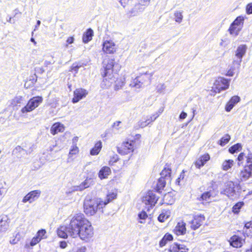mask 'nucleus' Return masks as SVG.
Segmentation results:
<instances>
[{"mask_svg":"<svg viewBox=\"0 0 252 252\" xmlns=\"http://www.w3.org/2000/svg\"><path fill=\"white\" fill-rule=\"evenodd\" d=\"M72 238L79 237L85 242H89L94 235L92 223L83 214H78L71 219Z\"/></svg>","mask_w":252,"mask_h":252,"instance_id":"1","label":"nucleus"},{"mask_svg":"<svg viewBox=\"0 0 252 252\" xmlns=\"http://www.w3.org/2000/svg\"><path fill=\"white\" fill-rule=\"evenodd\" d=\"M116 197V194L114 192L108 194L106 200L104 201L100 199H90L86 197L84 203V212L88 216H93L98 210L102 209Z\"/></svg>","mask_w":252,"mask_h":252,"instance_id":"2","label":"nucleus"},{"mask_svg":"<svg viewBox=\"0 0 252 252\" xmlns=\"http://www.w3.org/2000/svg\"><path fill=\"white\" fill-rule=\"evenodd\" d=\"M244 20L243 17L239 16L230 25L228 31L232 36L236 37L238 35L243 27Z\"/></svg>","mask_w":252,"mask_h":252,"instance_id":"3","label":"nucleus"},{"mask_svg":"<svg viewBox=\"0 0 252 252\" xmlns=\"http://www.w3.org/2000/svg\"><path fill=\"white\" fill-rule=\"evenodd\" d=\"M42 101L43 98L41 96L33 97L29 100L27 105L21 109V113L25 114L33 111L42 103Z\"/></svg>","mask_w":252,"mask_h":252,"instance_id":"4","label":"nucleus"},{"mask_svg":"<svg viewBox=\"0 0 252 252\" xmlns=\"http://www.w3.org/2000/svg\"><path fill=\"white\" fill-rule=\"evenodd\" d=\"M158 200L156 194L153 191H149L146 194L142 197V201L146 205H148L147 209L154 206Z\"/></svg>","mask_w":252,"mask_h":252,"instance_id":"5","label":"nucleus"},{"mask_svg":"<svg viewBox=\"0 0 252 252\" xmlns=\"http://www.w3.org/2000/svg\"><path fill=\"white\" fill-rule=\"evenodd\" d=\"M229 86L228 80L222 77L218 78L214 83L213 89L216 93L227 89Z\"/></svg>","mask_w":252,"mask_h":252,"instance_id":"6","label":"nucleus"},{"mask_svg":"<svg viewBox=\"0 0 252 252\" xmlns=\"http://www.w3.org/2000/svg\"><path fill=\"white\" fill-rule=\"evenodd\" d=\"M190 220L189 223H190V227L192 229L195 230L198 228L203 222L205 220V217L202 215H196L193 216H188Z\"/></svg>","mask_w":252,"mask_h":252,"instance_id":"7","label":"nucleus"},{"mask_svg":"<svg viewBox=\"0 0 252 252\" xmlns=\"http://www.w3.org/2000/svg\"><path fill=\"white\" fill-rule=\"evenodd\" d=\"M104 74L105 75H112L113 68H116L117 69H119L120 68L118 63H116L115 60L110 59L107 60V63H104Z\"/></svg>","mask_w":252,"mask_h":252,"instance_id":"8","label":"nucleus"},{"mask_svg":"<svg viewBox=\"0 0 252 252\" xmlns=\"http://www.w3.org/2000/svg\"><path fill=\"white\" fill-rule=\"evenodd\" d=\"M247 49V47L246 45H240L237 47L235 51V57L237 58V60H234L233 63L237 64L238 67L240 65L242 58L245 55Z\"/></svg>","mask_w":252,"mask_h":252,"instance_id":"9","label":"nucleus"},{"mask_svg":"<svg viewBox=\"0 0 252 252\" xmlns=\"http://www.w3.org/2000/svg\"><path fill=\"white\" fill-rule=\"evenodd\" d=\"M71 221L67 226H61L57 230L58 235L63 238H66L69 235L72 237Z\"/></svg>","mask_w":252,"mask_h":252,"instance_id":"10","label":"nucleus"},{"mask_svg":"<svg viewBox=\"0 0 252 252\" xmlns=\"http://www.w3.org/2000/svg\"><path fill=\"white\" fill-rule=\"evenodd\" d=\"M236 185L231 181H228L225 183V188L223 190V193L229 197H233L236 195L235 189Z\"/></svg>","mask_w":252,"mask_h":252,"instance_id":"11","label":"nucleus"},{"mask_svg":"<svg viewBox=\"0 0 252 252\" xmlns=\"http://www.w3.org/2000/svg\"><path fill=\"white\" fill-rule=\"evenodd\" d=\"M134 142L130 141L124 142L121 149H118V151L120 154L123 155L127 154L133 152L134 149Z\"/></svg>","mask_w":252,"mask_h":252,"instance_id":"12","label":"nucleus"},{"mask_svg":"<svg viewBox=\"0 0 252 252\" xmlns=\"http://www.w3.org/2000/svg\"><path fill=\"white\" fill-rule=\"evenodd\" d=\"M88 94V91L84 89L78 88L76 89L74 91V97L72 100V102L74 103L78 102L83 98L86 97Z\"/></svg>","mask_w":252,"mask_h":252,"instance_id":"13","label":"nucleus"},{"mask_svg":"<svg viewBox=\"0 0 252 252\" xmlns=\"http://www.w3.org/2000/svg\"><path fill=\"white\" fill-rule=\"evenodd\" d=\"M103 51L107 54H112L115 51V44L111 40H106L103 44Z\"/></svg>","mask_w":252,"mask_h":252,"instance_id":"14","label":"nucleus"},{"mask_svg":"<svg viewBox=\"0 0 252 252\" xmlns=\"http://www.w3.org/2000/svg\"><path fill=\"white\" fill-rule=\"evenodd\" d=\"M102 75L103 76V80L100 85L102 89H106L111 86L112 83L115 81V78H113V75H105V74H102Z\"/></svg>","mask_w":252,"mask_h":252,"instance_id":"15","label":"nucleus"},{"mask_svg":"<svg viewBox=\"0 0 252 252\" xmlns=\"http://www.w3.org/2000/svg\"><path fill=\"white\" fill-rule=\"evenodd\" d=\"M174 231L177 235H184L186 232L185 222L183 221L178 222Z\"/></svg>","mask_w":252,"mask_h":252,"instance_id":"16","label":"nucleus"},{"mask_svg":"<svg viewBox=\"0 0 252 252\" xmlns=\"http://www.w3.org/2000/svg\"><path fill=\"white\" fill-rule=\"evenodd\" d=\"M240 98L238 96H232L225 105V111L227 112H230L231 110L233 108L234 105L237 103H238L240 101Z\"/></svg>","mask_w":252,"mask_h":252,"instance_id":"17","label":"nucleus"},{"mask_svg":"<svg viewBox=\"0 0 252 252\" xmlns=\"http://www.w3.org/2000/svg\"><path fill=\"white\" fill-rule=\"evenodd\" d=\"M210 156L209 154H205L200 157L195 162V165L198 168L203 166L205 163L209 160Z\"/></svg>","mask_w":252,"mask_h":252,"instance_id":"18","label":"nucleus"},{"mask_svg":"<svg viewBox=\"0 0 252 252\" xmlns=\"http://www.w3.org/2000/svg\"><path fill=\"white\" fill-rule=\"evenodd\" d=\"M9 220L6 216L3 217L0 220V229L2 232H6L9 228Z\"/></svg>","mask_w":252,"mask_h":252,"instance_id":"19","label":"nucleus"},{"mask_svg":"<svg viewBox=\"0 0 252 252\" xmlns=\"http://www.w3.org/2000/svg\"><path fill=\"white\" fill-rule=\"evenodd\" d=\"M111 171L110 168L108 166L103 167L98 173V177L100 179H106L108 176L110 174Z\"/></svg>","mask_w":252,"mask_h":252,"instance_id":"20","label":"nucleus"},{"mask_svg":"<svg viewBox=\"0 0 252 252\" xmlns=\"http://www.w3.org/2000/svg\"><path fill=\"white\" fill-rule=\"evenodd\" d=\"M64 130V126L60 123H55L51 127L50 131L53 135H55L59 132Z\"/></svg>","mask_w":252,"mask_h":252,"instance_id":"21","label":"nucleus"},{"mask_svg":"<svg viewBox=\"0 0 252 252\" xmlns=\"http://www.w3.org/2000/svg\"><path fill=\"white\" fill-rule=\"evenodd\" d=\"M142 82L140 80L138 76H136L134 79H132L129 86L131 88H135L136 89H139L143 87Z\"/></svg>","mask_w":252,"mask_h":252,"instance_id":"22","label":"nucleus"},{"mask_svg":"<svg viewBox=\"0 0 252 252\" xmlns=\"http://www.w3.org/2000/svg\"><path fill=\"white\" fill-rule=\"evenodd\" d=\"M40 241V239L38 237L35 236L30 242L26 241L25 248L26 249H30L38 243Z\"/></svg>","mask_w":252,"mask_h":252,"instance_id":"23","label":"nucleus"},{"mask_svg":"<svg viewBox=\"0 0 252 252\" xmlns=\"http://www.w3.org/2000/svg\"><path fill=\"white\" fill-rule=\"evenodd\" d=\"M93 31L91 29H88L87 32L83 34V41L84 43H88L92 40V36H93Z\"/></svg>","mask_w":252,"mask_h":252,"instance_id":"24","label":"nucleus"},{"mask_svg":"<svg viewBox=\"0 0 252 252\" xmlns=\"http://www.w3.org/2000/svg\"><path fill=\"white\" fill-rule=\"evenodd\" d=\"M25 101L24 98L20 95L16 96L11 101V104L13 106H20Z\"/></svg>","mask_w":252,"mask_h":252,"instance_id":"25","label":"nucleus"},{"mask_svg":"<svg viewBox=\"0 0 252 252\" xmlns=\"http://www.w3.org/2000/svg\"><path fill=\"white\" fill-rule=\"evenodd\" d=\"M252 175V169L246 166L245 169L241 171L240 176L244 179H248Z\"/></svg>","mask_w":252,"mask_h":252,"instance_id":"26","label":"nucleus"},{"mask_svg":"<svg viewBox=\"0 0 252 252\" xmlns=\"http://www.w3.org/2000/svg\"><path fill=\"white\" fill-rule=\"evenodd\" d=\"M230 244L232 247L235 248H239L242 246L241 241L237 236H233L231 238Z\"/></svg>","mask_w":252,"mask_h":252,"instance_id":"27","label":"nucleus"},{"mask_svg":"<svg viewBox=\"0 0 252 252\" xmlns=\"http://www.w3.org/2000/svg\"><path fill=\"white\" fill-rule=\"evenodd\" d=\"M172 239H173L172 235L170 234L166 233L164 236V237L162 238V239L160 241L159 246L160 247H162L164 246L166 244V243H167L168 241H170L172 240Z\"/></svg>","mask_w":252,"mask_h":252,"instance_id":"28","label":"nucleus"},{"mask_svg":"<svg viewBox=\"0 0 252 252\" xmlns=\"http://www.w3.org/2000/svg\"><path fill=\"white\" fill-rule=\"evenodd\" d=\"M153 74H147L146 75H138V77L142 82L143 85L146 83H150L153 77Z\"/></svg>","mask_w":252,"mask_h":252,"instance_id":"29","label":"nucleus"},{"mask_svg":"<svg viewBox=\"0 0 252 252\" xmlns=\"http://www.w3.org/2000/svg\"><path fill=\"white\" fill-rule=\"evenodd\" d=\"M102 147L101 142H97L94 145V147L91 150V155H97L99 153Z\"/></svg>","mask_w":252,"mask_h":252,"instance_id":"30","label":"nucleus"},{"mask_svg":"<svg viewBox=\"0 0 252 252\" xmlns=\"http://www.w3.org/2000/svg\"><path fill=\"white\" fill-rule=\"evenodd\" d=\"M92 183L91 179H86L83 183H82L79 186L77 187V190H82L84 189L90 187Z\"/></svg>","mask_w":252,"mask_h":252,"instance_id":"31","label":"nucleus"},{"mask_svg":"<svg viewBox=\"0 0 252 252\" xmlns=\"http://www.w3.org/2000/svg\"><path fill=\"white\" fill-rule=\"evenodd\" d=\"M171 170L168 168H165L160 173L161 178L166 179V180L170 181Z\"/></svg>","mask_w":252,"mask_h":252,"instance_id":"32","label":"nucleus"},{"mask_svg":"<svg viewBox=\"0 0 252 252\" xmlns=\"http://www.w3.org/2000/svg\"><path fill=\"white\" fill-rule=\"evenodd\" d=\"M79 152V148L76 146V144L73 145L70 150L68 158L67 159V162H69V159L72 157L73 155L77 154Z\"/></svg>","mask_w":252,"mask_h":252,"instance_id":"33","label":"nucleus"},{"mask_svg":"<svg viewBox=\"0 0 252 252\" xmlns=\"http://www.w3.org/2000/svg\"><path fill=\"white\" fill-rule=\"evenodd\" d=\"M233 163L234 161L233 160H226L222 164V169L223 170L226 171L233 166Z\"/></svg>","mask_w":252,"mask_h":252,"instance_id":"34","label":"nucleus"},{"mask_svg":"<svg viewBox=\"0 0 252 252\" xmlns=\"http://www.w3.org/2000/svg\"><path fill=\"white\" fill-rule=\"evenodd\" d=\"M41 193V191L39 190H35L31 191L29 193L30 197H31V199L33 201L35 199L38 198Z\"/></svg>","mask_w":252,"mask_h":252,"instance_id":"35","label":"nucleus"},{"mask_svg":"<svg viewBox=\"0 0 252 252\" xmlns=\"http://www.w3.org/2000/svg\"><path fill=\"white\" fill-rule=\"evenodd\" d=\"M166 179L161 177L158 179L157 183V188L158 189L160 190L163 189L166 184Z\"/></svg>","mask_w":252,"mask_h":252,"instance_id":"36","label":"nucleus"},{"mask_svg":"<svg viewBox=\"0 0 252 252\" xmlns=\"http://www.w3.org/2000/svg\"><path fill=\"white\" fill-rule=\"evenodd\" d=\"M175 20L176 22L180 23L182 21L183 16L182 12L177 11L174 13Z\"/></svg>","mask_w":252,"mask_h":252,"instance_id":"37","label":"nucleus"},{"mask_svg":"<svg viewBox=\"0 0 252 252\" xmlns=\"http://www.w3.org/2000/svg\"><path fill=\"white\" fill-rule=\"evenodd\" d=\"M230 139V136L228 134H225L220 140V144L223 146L227 143Z\"/></svg>","mask_w":252,"mask_h":252,"instance_id":"38","label":"nucleus"},{"mask_svg":"<svg viewBox=\"0 0 252 252\" xmlns=\"http://www.w3.org/2000/svg\"><path fill=\"white\" fill-rule=\"evenodd\" d=\"M169 217L168 213L167 212H162L161 213L159 216L158 217V220L160 222H164Z\"/></svg>","mask_w":252,"mask_h":252,"instance_id":"39","label":"nucleus"},{"mask_svg":"<svg viewBox=\"0 0 252 252\" xmlns=\"http://www.w3.org/2000/svg\"><path fill=\"white\" fill-rule=\"evenodd\" d=\"M241 145L239 143H237L236 144H235L234 145L231 146L229 149V151L230 153L233 154L237 151H239L241 149Z\"/></svg>","mask_w":252,"mask_h":252,"instance_id":"40","label":"nucleus"},{"mask_svg":"<svg viewBox=\"0 0 252 252\" xmlns=\"http://www.w3.org/2000/svg\"><path fill=\"white\" fill-rule=\"evenodd\" d=\"M124 85V82L122 80H117L114 85V90L118 91L121 89Z\"/></svg>","mask_w":252,"mask_h":252,"instance_id":"41","label":"nucleus"},{"mask_svg":"<svg viewBox=\"0 0 252 252\" xmlns=\"http://www.w3.org/2000/svg\"><path fill=\"white\" fill-rule=\"evenodd\" d=\"M138 75H146L147 74H154V72H149L146 67H140L138 69Z\"/></svg>","mask_w":252,"mask_h":252,"instance_id":"42","label":"nucleus"},{"mask_svg":"<svg viewBox=\"0 0 252 252\" xmlns=\"http://www.w3.org/2000/svg\"><path fill=\"white\" fill-rule=\"evenodd\" d=\"M211 196V193L209 191H207L203 193L201 196L200 197L199 200L204 201H208Z\"/></svg>","mask_w":252,"mask_h":252,"instance_id":"43","label":"nucleus"},{"mask_svg":"<svg viewBox=\"0 0 252 252\" xmlns=\"http://www.w3.org/2000/svg\"><path fill=\"white\" fill-rule=\"evenodd\" d=\"M244 205L243 202H238L236 203L232 208V211L236 214L239 212V210L241 208V207Z\"/></svg>","mask_w":252,"mask_h":252,"instance_id":"44","label":"nucleus"},{"mask_svg":"<svg viewBox=\"0 0 252 252\" xmlns=\"http://www.w3.org/2000/svg\"><path fill=\"white\" fill-rule=\"evenodd\" d=\"M148 217L147 213L145 211H142L138 214V218L140 220L139 222L144 223L145 222L143 220H145Z\"/></svg>","mask_w":252,"mask_h":252,"instance_id":"45","label":"nucleus"},{"mask_svg":"<svg viewBox=\"0 0 252 252\" xmlns=\"http://www.w3.org/2000/svg\"><path fill=\"white\" fill-rule=\"evenodd\" d=\"M180 244L174 243L172 245L169 249L170 252H179Z\"/></svg>","mask_w":252,"mask_h":252,"instance_id":"46","label":"nucleus"},{"mask_svg":"<svg viewBox=\"0 0 252 252\" xmlns=\"http://www.w3.org/2000/svg\"><path fill=\"white\" fill-rule=\"evenodd\" d=\"M248 158L245 156V154L244 153H241L239 154L237 159L238 160V164L240 165L241 164L243 163V160Z\"/></svg>","mask_w":252,"mask_h":252,"instance_id":"47","label":"nucleus"},{"mask_svg":"<svg viewBox=\"0 0 252 252\" xmlns=\"http://www.w3.org/2000/svg\"><path fill=\"white\" fill-rule=\"evenodd\" d=\"M165 89V86L163 83H160L158 84L156 87V90L158 93H161Z\"/></svg>","mask_w":252,"mask_h":252,"instance_id":"48","label":"nucleus"},{"mask_svg":"<svg viewBox=\"0 0 252 252\" xmlns=\"http://www.w3.org/2000/svg\"><path fill=\"white\" fill-rule=\"evenodd\" d=\"M139 13V12L138 10H137V9H136L135 6L129 12L130 16H134L138 15Z\"/></svg>","mask_w":252,"mask_h":252,"instance_id":"49","label":"nucleus"},{"mask_svg":"<svg viewBox=\"0 0 252 252\" xmlns=\"http://www.w3.org/2000/svg\"><path fill=\"white\" fill-rule=\"evenodd\" d=\"M144 6H145L142 5V4H141V3L139 2L138 3L136 4L135 5L136 9H137V10H138L139 13L142 12L144 10L145 7Z\"/></svg>","mask_w":252,"mask_h":252,"instance_id":"50","label":"nucleus"},{"mask_svg":"<svg viewBox=\"0 0 252 252\" xmlns=\"http://www.w3.org/2000/svg\"><path fill=\"white\" fill-rule=\"evenodd\" d=\"M189 249L184 244H180L179 247L180 252H188Z\"/></svg>","mask_w":252,"mask_h":252,"instance_id":"51","label":"nucleus"},{"mask_svg":"<svg viewBox=\"0 0 252 252\" xmlns=\"http://www.w3.org/2000/svg\"><path fill=\"white\" fill-rule=\"evenodd\" d=\"M45 233H46V232H45V230L42 229V230H39L38 231V232L37 233L36 236L38 237L41 240L42 238V236L45 235Z\"/></svg>","mask_w":252,"mask_h":252,"instance_id":"52","label":"nucleus"},{"mask_svg":"<svg viewBox=\"0 0 252 252\" xmlns=\"http://www.w3.org/2000/svg\"><path fill=\"white\" fill-rule=\"evenodd\" d=\"M28 201H29L30 203L32 202V200L31 199V197H30V195L29 194H27L23 199L22 202L23 203H26Z\"/></svg>","mask_w":252,"mask_h":252,"instance_id":"53","label":"nucleus"},{"mask_svg":"<svg viewBox=\"0 0 252 252\" xmlns=\"http://www.w3.org/2000/svg\"><path fill=\"white\" fill-rule=\"evenodd\" d=\"M247 161L249 165L247 166L252 169V157L250 155L248 156L247 158Z\"/></svg>","mask_w":252,"mask_h":252,"instance_id":"54","label":"nucleus"},{"mask_svg":"<svg viewBox=\"0 0 252 252\" xmlns=\"http://www.w3.org/2000/svg\"><path fill=\"white\" fill-rule=\"evenodd\" d=\"M246 11L248 14H252V3H249L247 5Z\"/></svg>","mask_w":252,"mask_h":252,"instance_id":"55","label":"nucleus"},{"mask_svg":"<svg viewBox=\"0 0 252 252\" xmlns=\"http://www.w3.org/2000/svg\"><path fill=\"white\" fill-rule=\"evenodd\" d=\"M118 158L117 155L114 156L109 161V164L112 165L114 163L116 162L118 160Z\"/></svg>","mask_w":252,"mask_h":252,"instance_id":"56","label":"nucleus"},{"mask_svg":"<svg viewBox=\"0 0 252 252\" xmlns=\"http://www.w3.org/2000/svg\"><path fill=\"white\" fill-rule=\"evenodd\" d=\"M150 1V0H139V2H140L142 5L146 6L149 4Z\"/></svg>","mask_w":252,"mask_h":252,"instance_id":"57","label":"nucleus"},{"mask_svg":"<svg viewBox=\"0 0 252 252\" xmlns=\"http://www.w3.org/2000/svg\"><path fill=\"white\" fill-rule=\"evenodd\" d=\"M159 116V114H154L152 116H151L150 117V119H149V121H148V122H153Z\"/></svg>","mask_w":252,"mask_h":252,"instance_id":"58","label":"nucleus"},{"mask_svg":"<svg viewBox=\"0 0 252 252\" xmlns=\"http://www.w3.org/2000/svg\"><path fill=\"white\" fill-rule=\"evenodd\" d=\"M121 123V122L120 121H117L116 122H115L113 125V127L114 128H116L117 129H119V125Z\"/></svg>","mask_w":252,"mask_h":252,"instance_id":"59","label":"nucleus"},{"mask_svg":"<svg viewBox=\"0 0 252 252\" xmlns=\"http://www.w3.org/2000/svg\"><path fill=\"white\" fill-rule=\"evenodd\" d=\"M148 121H149V120H146V121L145 122H142L140 123V126L142 127H145L146 126L148 125H149L150 124V122H148Z\"/></svg>","mask_w":252,"mask_h":252,"instance_id":"60","label":"nucleus"},{"mask_svg":"<svg viewBox=\"0 0 252 252\" xmlns=\"http://www.w3.org/2000/svg\"><path fill=\"white\" fill-rule=\"evenodd\" d=\"M19 241V240H18V237L17 238L14 237V239H12L10 240V243L14 245L17 244Z\"/></svg>","mask_w":252,"mask_h":252,"instance_id":"61","label":"nucleus"},{"mask_svg":"<svg viewBox=\"0 0 252 252\" xmlns=\"http://www.w3.org/2000/svg\"><path fill=\"white\" fill-rule=\"evenodd\" d=\"M74 38L73 37H69L66 40V42L68 44H72L74 42Z\"/></svg>","mask_w":252,"mask_h":252,"instance_id":"62","label":"nucleus"},{"mask_svg":"<svg viewBox=\"0 0 252 252\" xmlns=\"http://www.w3.org/2000/svg\"><path fill=\"white\" fill-rule=\"evenodd\" d=\"M187 114L186 113L184 112H182L180 115V119H184L186 118Z\"/></svg>","mask_w":252,"mask_h":252,"instance_id":"63","label":"nucleus"},{"mask_svg":"<svg viewBox=\"0 0 252 252\" xmlns=\"http://www.w3.org/2000/svg\"><path fill=\"white\" fill-rule=\"evenodd\" d=\"M86 248L85 247H81L78 249L76 252H86Z\"/></svg>","mask_w":252,"mask_h":252,"instance_id":"64","label":"nucleus"}]
</instances>
